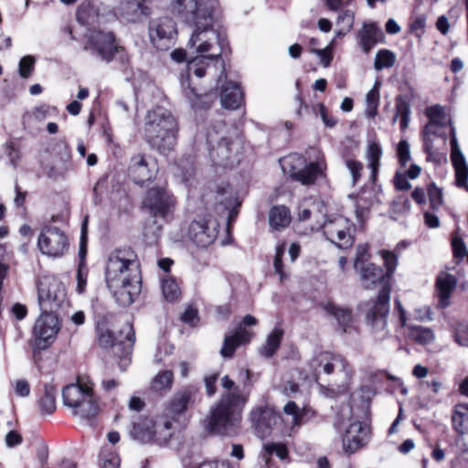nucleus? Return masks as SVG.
I'll return each instance as SVG.
<instances>
[{
  "mask_svg": "<svg viewBox=\"0 0 468 468\" xmlns=\"http://www.w3.org/2000/svg\"><path fill=\"white\" fill-rule=\"evenodd\" d=\"M106 282L117 302L132 304L141 292V274L136 254L131 249L116 250L106 266Z\"/></svg>",
  "mask_w": 468,
  "mask_h": 468,
  "instance_id": "f257e3e1",
  "label": "nucleus"
},
{
  "mask_svg": "<svg viewBox=\"0 0 468 468\" xmlns=\"http://www.w3.org/2000/svg\"><path fill=\"white\" fill-rule=\"evenodd\" d=\"M194 391L186 388L177 392L156 418H144L133 423L132 436L142 442L165 444L173 435V423L176 416L183 413L192 401Z\"/></svg>",
  "mask_w": 468,
  "mask_h": 468,
  "instance_id": "f03ea898",
  "label": "nucleus"
},
{
  "mask_svg": "<svg viewBox=\"0 0 468 468\" xmlns=\"http://www.w3.org/2000/svg\"><path fill=\"white\" fill-rule=\"evenodd\" d=\"M193 27L188 48L199 56L188 61L187 74L202 78L208 61L221 57L228 48V41L223 35L213 28V22L207 25H195Z\"/></svg>",
  "mask_w": 468,
  "mask_h": 468,
  "instance_id": "7ed1b4c3",
  "label": "nucleus"
},
{
  "mask_svg": "<svg viewBox=\"0 0 468 468\" xmlns=\"http://www.w3.org/2000/svg\"><path fill=\"white\" fill-rule=\"evenodd\" d=\"M221 385L227 392L211 410L210 416L207 420V428L214 433L229 435L234 432L240 420L241 410L246 404L247 397L235 388L234 381L228 376L222 378Z\"/></svg>",
  "mask_w": 468,
  "mask_h": 468,
  "instance_id": "20e7f679",
  "label": "nucleus"
},
{
  "mask_svg": "<svg viewBox=\"0 0 468 468\" xmlns=\"http://www.w3.org/2000/svg\"><path fill=\"white\" fill-rule=\"evenodd\" d=\"M176 121L165 109L157 107L147 112L144 133L147 142L160 153L171 151L176 142Z\"/></svg>",
  "mask_w": 468,
  "mask_h": 468,
  "instance_id": "39448f33",
  "label": "nucleus"
},
{
  "mask_svg": "<svg viewBox=\"0 0 468 468\" xmlns=\"http://www.w3.org/2000/svg\"><path fill=\"white\" fill-rule=\"evenodd\" d=\"M281 166L285 174L303 185H313L324 177L327 168L324 155H320L314 162L306 164L305 158L299 154H291L280 159Z\"/></svg>",
  "mask_w": 468,
  "mask_h": 468,
  "instance_id": "423d86ee",
  "label": "nucleus"
},
{
  "mask_svg": "<svg viewBox=\"0 0 468 468\" xmlns=\"http://www.w3.org/2000/svg\"><path fill=\"white\" fill-rule=\"evenodd\" d=\"M62 399L64 405L81 419H90L99 410L92 387L82 381L65 387L62 390Z\"/></svg>",
  "mask_w": 468,
  "mask_h": 468,
  "instance_id": "0eeeda50",
  "label": "nucleus"
},
{
  "mask_svg": "<svg viewBox=\"0 0 468 468\" xmlns=\"http://www.w3.org/2000/svg\"><path fill=\"white\" fill-rule=\"evenodd\" d=\"M217 0H171V11L190 25H207L213 22Z\"/></svg>",
  "mask_w": 468,
  "mask_h": 468,
  "instance_id": "6e6552de",
  "label": "nucleus"
},
{
  "mask_svg": "<svg viewBox=\"0 0 468 468\" xmlns=\"http://www.w3.org/2000/svg\"><path fill=\"white\" fill-rule=\"evenodd\" d=\"M36 285L37 303L42 312L54 313L67 303L65 285L57 277L43 275Z\"/></svg>",
  "mask_w": 468,
  "mask_h": 468,
  "instance_id": "1a4fd4ad",
  "label": "nucleus"
},
{
  "mask_svg": "<svg viewBox=\"0 0 468 468\" xmlns=\"http://www.w3.org/2000/svg\"><path fill=\"white\" fill-rule=\"evenodd\" d=\"M143 207L154 218L168 220L176 207V198L165 186L149 188L143 200Z\"/></svg>",
  "mask_w": 468,
  "mask_h": 468,
  "instance_id": "9d476101",
  "label": "nucleus"
},
{
  "mask_svg": "<svg viewBox=\"0 0 468 468\" xmlns=\"http://www.w3.org/2000/svg\"><path fill=\"white\" fill-rule=\"evenodd\" d=\"M83 49L96 58L109 63L122 47L117 44L112 33L91 31L85 36Z\"/></svg>",
  "mask_w": 468,
  "mask_h": 468,
  "instance_id": "9b49d317",
  "label": "nucleus"
},
{
  "mask_svg": "<svg viewBox=\"0 0 468 468\" xmlns=\"http://www.w3.org/2000/svg\"><path fill=\"white\" fill-rule=\"evenodd\" d=\"M311 229L313 230L322 229L326 239L341 249L347 248L353 243L352 224L342 215L331 216L323 225L317 223L312 225Z\"/></svg>",
  "mask_w": 468,
  "mask_h": 468,
  "instance_id": "f8f14e48",
  "label": "nucleus"
},
{
  "mask_svg": "<svg viewBox=\"0 0 468 468\" xmlns=\"http://www.w3.org/2000/svg\"><path fill=\"white\" fill-rule=\"evenodd\" d=\"M309 367L315 380L321 373H338L346 380L352 376V368L348 362L342 356L331 352H320L315 355L309 362Z\"/></svg>",
  "mask_w": 468,
  "mask_h": 468,
  "instance_id": "ddd939ff",
  "label": "nucleus"
},
{
  "mask_svg": "<svg viewBox=\"0 0 468 468\" xmlns=\"http://www.w3.org/2000/svg\"><path fill=\"white\" fill-rule=\"evenodd\" d=\"M389 290L384 287L376 302L370 303V308L367 314V323L371 327L372 332L381 340L387 336V315L388 314Z\"/></svg>",
  "mask_w": 468,
  "mask_h": 468,
  "instance_id": "4468645a",
  "label": "nucleus"
},
{
  "mask_svg": "<svg viewBox=\"0 0 468 468\" xmlns=\"http://www.w3.org/2000/svg\"><path fill=\"white\" fill-rule=\"evenodd\" d=\"M60 330V323L54 313L42 312L35 322L33 335L36 347L39 350L48 348L56 339Z\"/></svg>",
  "mask_w": 468,
  "mask_h": 468,
  "instance_id": "2eb2a0df",
  "label": "nucleus"
},
{
  "mask_svg": "<svg viewBox=\"0 0 468 468\" xmlns=\"http://www.w3.org/2000/svg\"><path fill=\"white\" fill-rule=\"evenodd\" d=\"M127 172L134 183L143 185L155 178L158 173V165L153 156L137 153L131 157Z\"/></svg>",
  "mask_w": 468,
  "mask_h": 468,
  "instance_id": "dca6fc26",
  "label": "nucleus"
},
{
  "mask_svg": "<svg viewBox=\"0 0 468 468\" xmlns=\"http://www.w3.org/2000/svg\"><path fill=\"white\" fill-rule=\"evenodd\" d=\"M68 238L57 227H46L41 231L37 245L41 252L47 256L58 258L63 256L68 250Z\"/></svg>",
  "mask_w": 468,
  "mask_h": 468,
  "instance_id": "f3484780",
  "label": "nucleus"
},
{
  "mask_svg": "<svg viewBox=\"0 0 468 468\" xmlns=\"http://www.w3.org/2000/svg\"><path fill=\"white\" fill-rule=\"evenodd\" d=\"M176 34V23L170 17L154 19L149 25L150 40L157 49H167Z\"/></svg>",
  "mask_w": 468,
  "mask_h": 468,
  "instance_id": "a211bd4d",
  "label": "nucleus"
},
{
  "mask_svg": "<svg viewBox=\"0 0 468 468\" xmlns=\"http://www.w3.org/2000/svg\"><path fill=\"white\" fill-rule=\"evenodd\" d=\"M426 115L429 118V122L426 124L423 131V149L430 160L436 154V153L433 152L432 137L439 135L440 126H442L448 119L444 108L441 105L428 107L426 109Z\"/></svg>",
  "mask_w": 468,
  "mask_h": 468,
  "instance_id": "6ab92c4d",
  "label": "nucleus"
},
{
  "mask_svg": "<svg viewBox=\"0 0 468 468\" xmlns=\"http://www.w3.org/2000/svg\"><path fill=\"white\" fill-rule=\"evenodd\" d=\"M188 235L197 246L206 248L214 242L218 235V224L211 218L193 221L189 225Z\"/></svg>",
  "mask_w": 468,
  "mask_h": 468,
  "instance_id": "aec40b11",
  "label": "nucleus"
},
{
  "mask_svg": "<svg viewBox=\"0 0 468 468\" xmlns=\"http://www.w3.org/2000/svg\"><path fill=\"white\" fill-rule=\"evenodd\" d=\"M451 159L455 170L457 186L468 191V165L459 147L455 129L451 130Z\"/></svg>",
  "mask_w": 468,
  "mask_h": 468,
  "instance_id": "412c9836",
  "label": "nucleus"
},
{
  "mask_svg": "<svg viewBox=\"0 0 468 468\" xmlns=\"http://www.w3.org/2000/svg\"><path fill=\"white\" fill-rule=\"evenodd\" d=\"M240 148V139L233 134L220 138L216 147L211 151V156L215 162L228 165L231 164L233 154H236Z\"/></svg>",
  "mask_w": 468,
  "mask_h": 468,
  "instance_id": "4be33fe9",
  "label": "nucleus"
},
{
  "mask_svg": "<svg viewBox=\"0 0 468 468\" xmlns=\"http://www.w3.org/2000/svg\"><path fill=\"white\" fill-rule=\"evenodd\" d=\"M369 428L360 421H355L349 425L343 439L346 451L354 452L363 447L369 440Z\"/></svg>",
  "mask_w": 468,
  "mask_h": 468,
  "instance_id": "5701e85b",
  "label": "nucleus"
},
{
  "mask_svg": "<svg viewBox=\"0 0 468 468\" xmlns=\"http://www.w3.org/2000/svg\"><path fill=\"white\" fill-rule=\"evenodd\" d=\"M220 101L224 108L237 110L243 102V93L238 84L227 82L221 87Z\"/></svg>",
  "mask_w": 468,
  "mask_h": 468,
  "instance_id": "b1692460",
  "label": "nucleus"
},
{
  "mask_svg": "<svg viewBox=\"0 0 468 468\" xmlns=\"http://www.w3.org/2000/svg\"><path fill=\"white\" fill-rule=\"evenodd\" d=\"M383 39L384 33L375 23L364 24L359 32L360 45L366 53H368L377 43L382 42Z\"/></svg>",
  "mask_w": 468,
  "mask_h": 468,
  "instance_id": "393cba45",
  "label": "nucleus"
},
{
  "mask_svg": "<svg viewBox=\"0 0 468 468\" xmlns=\"http://www.w3.org/2000/svg\"><path fill=\"white\" fill-rule=\"evenodd\" d=\"M276 420L277 416L269 409H256L251 412V420L261 437L267 434Z\"/></svg>",
  "mask_w": 468,
  "mask_h": 468,
  "instance_id": "a878e982",
  "label": "nucleus"
},
{
  "mask_svg": "<svg viewBox=\"0 0 468 468\" xmlns=\"http://www.w3.org/2000/svg\"><path fill=\"white\" fill-rule=\"evenodd\" d=\"M356 271H359L362 285L366 289H373L385 279L382 269L373 263L363 265Z\"/></svg>",
  "mask_w": 468,
  "mask_h": 468,
  "instance_id": "bb28decb",
  "label": "nucleus"
},
{
  "mask_svg": "<svg viewBox=\"0 0 468 468\" xmlns=\"http://www.w3.org/2000/svg\"><path fill=\"white\" fill-rule=\"evenodd\" d=\"M437 291L439 296V305L445 308L449 305L450 296L456 285V279L453 275L442 273L437 278Z\"/></svg>",
  "mask_w": 468,
  "mask_h": 468,
  "instance_id": "cd10ccee",
  "label": "nucleus"
},
{
  "mask_svg": "<svg viewBox=\"0 0 468 468\" xmlns=\"http://www.w3.org/2000/svg\"><path fill=\"white\" fill-rule=\"evenodd\" d=\"M292 220L291 212L285 206H274L269 212V224L272 229H286Z\"/></svg>",
  "mask_w": 468,
  "mask_h": 468,
  "instance_id": "c85d7f7f",
  "label": "nucleus"
},
{
  "mask_svg": "<svg viewBox=\"0 0 468 468\" xmlns=\"http://www.w3.org/2000/svg\"><path fill=\"white\" fill-rule=\"evenodd\" d=\"M382 154L383 151L381 145L375 140L368 141L366 151V159L367 161V166L371 171L372 182H375L377 179Z\"/></svg>",
  "mask_w": 468,
  "mask_h": 468,
  "instance_id": "c756f323",
  "label": "nucleus"
},
{
  "mask_svg": "<svg viewBox=\"0 0 468 468\" xmlns=\"http://www.w3.org/2000/svg\"><path fill=\"white\" fill-rule=\"evenodd\" d=\"M405 329L408 338L416 344L424 346L434 340V333L431 328L410 324Z\"/></svg>",
  "mask_w": 468,
  "mask_h": 468,
  "instance_id": "7c9ffc66",
  "label": "nucleus"
},
{
  "mask_svg": "<svg viewBox=\"0 0 468 468\" xmlns=\"http://www.w3.org/2000/svg\"><path fill=\"white\" fill-rule=\"evenodd\" d=\"M96 339L98 345L102 348L112 347L117 341L116 337L109 328V322L105 317L97 323Z\"/></svg>",
  "mask_w": 468,
  "mask_h": 468,
  "instance_id": "2f4dec72",
  "label": "nucleus"
},
{
  "mask_svg": "<svg viewBox=\"0 0 468 468\" xmlns=\"http://www.w3.org/2000/svg\"><path fill=\"white\" fill-rule=\"evenodd\" d=\"M453 429L460 434L468 432V405L458 404L454 407L452 417Z\"/></svg>",
  "mask_w": 468,
  "mask_h": 468,
  "instance_id": "473e14b6",
  "label": "nucleus"
},
{
  "mask_svg": "<svg viewBox=\"0 0 468 468\" xmlns=\"http://www.w3.org/2000/svg\"><path fill=\"white\" fill-rule=\"evenodd\" d=\"M282 335L283 331L281 328H274L260 348V354L267 358L271 357L279 348Z\"/></svg>",
  "mask_w": 468,
  "mask_h": 468,
  "instance_id": "72a5a7b5",
  "label": "nucleus"
},
{
  "mask_svg": "<svg viewBox=\"0 0 468 468\" xmlns=\"http://www.w3.org/2000/svg\"><path fill=\"white\" fill-rule=\"evenodd\" d=\"M324 309L329 314L333 315L337 320L343 330L346 332L352 323L351 311L347 308L337 306L334 303H325Z\"/></svg>",
  "mask_w": 468,
  "mask_h": 468,
  "instance_id": "f704fd0d",
  "label": "nucleus"
},
{
  "mask_svg": "<svg viewBox=\"0 0 468 468\" xmlns=\"http://www.w3.org/2000/svg\"><path fill=\"white\" fill-rule=\"evenodd\" d=\"M44 396L39 399V407L44 414H51L56 410L57 388L53 384H46Z\"/></svg>",
  "mask_w": 468,
  "mask_h": 468,
  "instance_id": "c9c22d12",
  "label": "nucleus"
},
{
  "mask_svg": "<svg viewBox=\"0 0 468 468\" xmlns=\"http://www.w3.org/2000/svg\"><path fill=\"white\" fill-rule=\"evenodd\" d=\"M379 86L380 83L377 81L373 88L367 92L366 96V115L373 118L378 113V107L379 101Z\"/></svg>",
  "mask_w": 468,
  "mask_h": 468,
  "instance_id": "e433bc0d",
  "label": "nucleus"
},
{
  "mask_svg": "<svg viewBox=\"0 0 468 468\" xmlns=\"http://www.w3.org/2000/svg\"><path fill=\"white\" fill-rule=\"evenodd\" d=\"M323 207L324 206L320 202L314 201L312 198H306L299 206V219L302 221L307 220L311 218L312 215H315L316 213H322Z\"/></svg>",
  "mask_w": 468,
  "mask_h": 468,
  "instance_id": "4c0bfd02",
  "label": "nucleus"
},
{
  "mask_svg": "<svg viewBox=\"0 0 468 468\" xmlns=\"http://www.w3.org/2000/svg\"><path fill=\"white\" fill-rule=\"evenodd\" d=\"M162 292L165 299L168 302L176 301L181 294V291L176 281L169 276L162 279Z\"/></svg>",
  "mask_w": 468,
  "mask_h": 468,
  "instance_id": "58836bf2",
  "label": "nucleus"
},
{
  "mask_svg": "<svg viewBox=\"0 0 468 468\" xmlns=\"http://www.w3.org/2000/svg\"><path fill=\"white\" fill-rule=\"evenodd\" d=\"M344 162L346 169L351 175L352 184L356 185L361 177V173L364 167L363 164L350 155H344Z\"/></svg>",
  "mask_w": 468,
  "mask_h": 468,
  "instance_id": "ea45409f",
  "label": "nucleus"
},
{
  "mask_svg": "<svg viewBox=\"0 0 468 468\" xmlns=\"http://www.w3.org/2000/svg\"><path fill=\"white\" fill-rule=\"evenodd\" d=\"M395 62L396 56L392 51L381 49L376 55L374 66L377 70H380L385 68H391Z\"/></svg>",
  "mask_w": 468,
  "mask_h": 468,
  "instance_id": "a19ab883",
  "label": "nucleus"
},
{
  "mask_svg": "<svg viewBox=\"0 0 468 468\" xmlns=\"http://www.w3.org/2000/svg\"><path fill=\"white\" fill-rule=\"evenodd\" d=\"M283 412L288 416H292V429L302 424L305 413L304 410L300 409L293 401H289L284 406Z\"/></svg>",
  "mask_w": 468,
  "mask_h": 468,
  "instance_id": "79ce46f5",
  "label": "nucleus"
},
{
  "mask_svg": "<svg viewBox=\"0 0 468 468\" xmlns=\"http://www.w3.org/2000/svg\"><path fill=\"white\" fill-rule=\"evenodd\" d=\"M173 383V372L170 370L158 374L152 382V388L155 391H161L170 388Z\"/></svg>",
  "mask_w": 468,
  "mask_h": 468,
  "instance_id": "37998d69",
  "label": "nucleus"
},
{
  "mask_svg": "<svg viewBox=\"0 0 468 468\" xmlns=\"http://www.w3.org/2000/svg\"><path fill=\"white\" fill-rule=\"evenodd\" d=\"M264 449L265 453L262 455V458L265 460L266 464H268L271 454L275 453L279 458L285 459L288 453L286 446L282 443L266 444Z\"/></svg>",
  "mask_w": 468,
  "mask_h": 468,
  "instance_id": "c03bdc74",
  "label": "nucleus"
},
{
  "mask_svg": "<svg viewBox=\"0 0 468 468\" xmlns=\"http://www.w3.org/2000/svg\"><path fill=\"white\" fill-rule=\"evenodd\" d=\"M354 23V13L350 10H345L337 18V25L340 27L338 36H344L349 31Z\"/></svg>",
  "mask_w": 468,
  "mask_h": 468,
  "instance_id": "a18cd8bd",
  "label": "nucleus"
},
{
  "mask_svg": "<svg viewBox=\"0 0 468 468\" xmlns=\"http://www.w3.org/2000/svg\"><path fill=\"white\" fill-rule=\"evenodd\" d=\"M379 254L382 256L384 265L386 267V276L389 278L395 271L398 265L397 256L389 250H379Z\"/></svg>",
  "mask_w": 468,
  "mask_h": 468,
  "instance_id": "49530a36",
  "label": "nucleus"
},
{
  "mask_svg": "<svg viewBox=\"0 0 468 468\" xmlns=\"http://www.w3.org/2000/svg\"><path fill=\"white\" fill-rule=\"evenodd\" d=\"M77 287L76 291L81 294L85 292L88 280V268L83 260L80 261L77 271Z\"/></svg>",
  "mask_w": 468,
  "mask_h": 468,
  "instance_id": "de8ad7c7",
  "label": "nucleus"
},
{
  "mask_svg": "<svg viewBox=\"0 0 468 468\" xmlns=\"http://www.w3.org/2000/svg\"><path fill=\"white\" fill-rule=\"evenodd\" d=\"M3 159H6L11 165L16 166L20 159V153L13 143H6L3 148Z\"/></svg>",
  "mask_w": 468,
  "mask_h": 468,
  "instance_id": "09e8293b",
  "label": "nucleus"
},
{
  "mask_svg": "<svg viewBox=\"0 0 468 468\" xmlns=\"http://www.w3.org/2000/svg\"><path fill=\"white\" fill-rule=\"evenodd\" d=\"M162 226L154 219L151 223L147 224L144 227V235L148 243H154L157 241L160 233H161Z\"/></svg>",
  "mask_w": 468,
  "mask_h": 468,
  "instance_id": "8fccbe9b",
  "label": "nucleus"
},
{
  "mask_svg": "<svg viewBox=\"0 0 468 468\" xmlns=\"http://www.w3.org/2000/svg\"><path fill=\"white\" fill-rule=\"evenodd\" d=\"M36 59L33 56L27 55L23 57L19 61V74L22 78L27 79L35 67Z\"/></svg>",
  "mask_w": 468,
  "mask_h": 468,
  "instance_id": "3c124183",
  "label": "nucleus"
},
{
  "mask_svg": "<svg viewBox=\"0 0 468 468\" xmlns=\"http://www.w3.org/2000/svg\"><path fill=\"white\" fill-rule=\"evenodd\" d=\"M428 196L430 199L431 207L433 209L439 208L442 204V191L437 187L434 184H431L428 186Z\"/></svg>",
  "mask_w": 468,
  "mask_h": 468,
  "instance_id": "603ef678",
  "label": "nucleus"
},
{
  "mask_svg": "<svg viewBox=\"0 0 468 468\" xmlns=\"http://www.w3.org/2000/svg\"><path fill=\"white\" fill-rule=\"evenodd\" d=\"M240 344L231 335H226L224 343L220 350V354L224 357H230L234 354L236 348Z\"/></svg>",
  "mask_w": 468,
  "mask_h": 468,
  "instance_id": "864d4df0",
  "label": "nucleus"
},
{
  "mask_svg": "<svg viewBox=\"0 0 468 468\" xmlns=\"http://www.w3.org/2000/svg\"><path fill=\"white\" fill-rule=\"evenodd\" d=\"M368 246L367 244H361L356 248V256L354 262V267L358 270L361 266L365 265V262L368 260Z\"/></svg>",
  "mask_w": 468,
  "mask_h": 468,
  "instance_id": "5fc2aeb1",
  "label": "nucleus"
},
{
  "mask_svg": "<svg viewBox=\"0 0 468 468\" xmlns=\"http://www.w3.org/2000/svg\"><path fill=\"white\" fill-rule=\"evenodd\" d=\"M397 152L399 163L402 165H406V164L410 160V145L408 142L401 140L398 144Z\"/></svg>",
  "mask_w": 468,
  "mask_h": 468,
  "instance_id": "6e6d98bb",
  "label": "nucleus"
},
{
  "mask_svg": "<svg viewBox=\"0 0 468 468\" xmlns=\"http://www.w3.org/2000/svg\"><path fill=\"white\" fill-rule=\"evenodd\" d=\"M217 199L218 202L224 205L226 209H229L234 202V196L231 188H224L221 192H218Z\"/></svg>",
  "mask_w": 468,
  "mask_h": 468,
  "instance_id": "4d7b16f0",
  "label": "nucleus"
},
{
  "mask_svg": "<svg viewBox=\"0 0 468 468\" xmlns=\"http://www.w3.org/2000/svg\"><path fill=\"white\" fill-rule=\"evenodd\" d=\"M231 335L234 336L235 339L240 345H243V344H247V343H249L250 341V339L253 336V334L250 330L246 329L244 326L239 325L236 329L235 333L233 335Z\"/></svg>",
  "mask_w": 468,
  "mask_h": 468,
  "instance_id": "13d9d810",
  "label": "nucleus"
},
{
  "mask_svg": "<svg viewBox=\"0 0 468 468\" xmlns=\"http://www.w3.org/2000/svg\"><path fill=\"white\" fill-rule=\"evenodd\" d=\"M120 458L114 452L105 453L102 457V468H119Z\"/></svg>",
  "mask_w": 468,
  "mask_h": 468,
  "instance_id": "bf43d9fd",
  "label": "nucleus"
},
{
  "mask_svg": "<svg viewBox=\"0 0 468 468\" xmlns=\"http://www.w3.org/2000/svg\"><path fill=\"white\" fill-rule=\"evenodd\" d=\"M283 253H284V245H282L277 248L276 255H275V259H274V268H275L276 272L280 275L281 281H282L286 277V275L282 271V258Z\"/></svg>",
  "mask_w": 468,
  "mask_h": 468,
  "instance_id": "052dcab7",
  "label": "nucleus"
},
{
  "mask_svg": "<svg viewBox=\"0 0 468 468\" xmlns=\"http://www.w3.org/2000/svg\"><path fill=\"white\" fill-rule=\"evenodd\" d=\"M14 390L19 397H27L30 393V387L27 380L19 379L14 382Z\"/></svg>",
  "mask_w": 468,
  "mask_h": 468,
  "instance_id": "680f3d73",
  "label": "nucleus"
},
{
  "mask_svg": "<svg viewBox=\"0 0 468 468\" xmlns=\"http://www.w3.org/2000/svg\"><path fill=\"white\" fill-rule=\"evenodd\" d=\"M452 245L455 258L463 259L466 255V247L460 238H453Z\"/></svg>",
  "mask_w": 468,
  "mask_h": 468,
  "instance_id": "e2e57ef3",
  "label": "nucleus"
},
{
  "mask_svg": "<svg viewBox=\"0 0 468 468\" xmlns=\"http://www.w3.org/2000/svg\"><path fill=\"white\" fill-rule=\"evenodd\" d=\"M218 378V373L207 375L204 378L206 390L208 396H212L216 392V383Z\"/></svg>",
  "mask_w": 468,
  "mask_h": 468,
  "instance_id": "0e129e2a",
  "label": "nucleus"
},
{
  "mask_svg": "<svg viewBox=\"0 0 468 468\" xmlns=\"http://www.w3.org/2000/svg\"><path fill=\"white\" fill-rule=\"evenodd\" d=\"M398 112L401 116L400 128L401 130L407 129L410 122V110L406 103H402L398 106Z\"/></svg>",
  "mask_w": 468,
  "mask_h": 468,
  "instance_id": "69168bd1",
  "label": "nucleus"
},
{
  "mask_svg": "<svg viewBox=\"0 0 468 468\" xmlns=\"http://www.w3.org/2000/svg\"><path fill=\"white\" fill-rule=\"evenodd\" d=\"M56 112V108L47 106V105H42V106H39L35 109L33 115H34L35 119H37L38 121H42L46 117L50 116L52 114V112Z\"/></svg>",
  "mask_w": 468,
  "mask_h": 468,
  "instance_id": "338daca9",
  "label": "nucleus"
},
{
  "mask_svg": "<svg viewBox=\"0 0 468 468\" xmlns=\"http://www.w3.org/2000/svg\"><path fill=\"white\" fill-rule=\"evenodd\" d=\"M181 319L186 324L195 325L198 321L197 310L192 307L186 308V311L182 314Z\"/></svg>",
  "mask_w": 468,
  "mask_h": 468,
  "instance_id": "774afa93",
  "label": "nucleus"
}]
</instances>
